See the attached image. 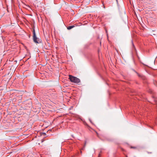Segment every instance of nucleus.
Here are the masks:
<instances>
[{
	"instance_id": "obj_11",
	"label": "nucleus",
	"mask_w": 157,
	"mask_h": 157,
	"mask_svg": "<svg viewBox=\"0 0 157 157\" xmlns=\"http://www.w3.org/2000/svg\"><path fill=\"white\" fill-rule=\"evenodd\" d=\"M132 44L133 46L134 47V44H133V42L132 41Z\"/></svg>"
},
{
	"instance_id": "obj_8",
	"label": "nucleus",
	"mask_w": 157,
	"mask_h": 157,
	"mask_svg": "<svg viewBox=\"0 0 157 157\" xmlns=\"http://www.w3.org/2000/svg\"><path fill=\"white\" fill-rule=\"evenodd\" d=\"M10 61L12 62V61H13V60L10 61V59H9V60L8 59H7V61L6 62V63H8V62H10Z\"/></svg>"
},
{
	"instance_id": "obj_20",
	"label": "nucleus",
	"mask_w": 157,
	"mask_h": 157,
	"mask_svg": "<svg viewBox=\"0 0 157 157\" xmlns=\"http://www.w3.org/2000/svg\"><path fill=\"white\" fill-rule=\"evenodd\" d=\"M22 60V59H21L20 61H21V60Z\"/></svg>"
},
{
	"instance_id": "obj_10",
	"label": "nucleus",
	"mask_w": 157,
	"mask_h": 157,
	"mask_svg": "<svg viewBox=\"0 0 157 157\" xmlns=\"http://www.w3.org/2000/svg\"><path fill=\"white\" fill-rule=\"evenodd\" d=\"M147 153H148V154H151L152 153L151 152H147Z\"/></svg>"
},
{
	"instance_id": "obj_17",
	"label": "nucleus",
	"mask_w": 157,
	"mask_h": 157,
	"mask_svg": "<svg viewBox=\"0 0 157 157\" xmlns=\"http://www.w3.org/2000/svg\"><path fill=\"white\" fill-rule=\"evenodd\" d=\"M28 59H29V58H28Z\"/></svg>"
},
{
	"instance_id": "obj_18",
	"label": "nucleus",
	"mask_w": 157,
	"mask_h": 157,
	"mask_svg": "<svg viewBox=\"0 0 157 157\" xmlns=\"http://www.w3.org/2000/svg\"><path fill=\"white\" fill-rule=\"evenodd\" d=\"M44 134H45V133H44Z\"/></svg>"
},
{
	"instance_id": "obj_13",
	"label": "nucleus",
	"mask_w": 157,
	"mask_h": 157,
	"mask_svg": "<svg viewBox=\"0 0 157 157\" xmlns=\"http://www.w3.org/2000/svg\"><path fill=\"white\" fill-rule=\"evenodd\" d=\"M47 63H45L43 65H45Z\"/></svg>"
},
{
	"instance_id": "obj_14",
	"label": "nucleus",
	"mask_w": 157,
	"mask_h": 157,
	"mask_svg": "<svg viewBox=\"0 0 157 157\" xmlns=\"http://www.w3.org/2000/svg\"><path fill=\"white\" fill-rule=\"evenodd\" d=\"M96 132V133L97 134V135L98 136V133Z\"/></svg>"
},
{
	"instance_id": "obj_16",
	"label": "nucleus",
	"mask_w": 157,
	"mask_h": 157,
	"mask_svg": "<svg viewBox=\"0 0 157 157\" xmlns=\"http://www.w3.org/2000/svg\"><path fill=\"white\" fill-rule=\"evenodd\" d=\"M25 61H24V60H23V62H26V59H25Z\"/></svg>"
},
{
	"instance_id": "obj_15",
	"label": "nucleus",
	"mask_w": 157,
	"mask_h": 157,
	"mask_svg": "<svg viewBox=\"0 0 157 157\" xmlns=\"http://www.w3.org/2000/svg\"><path fill=\"white\" fill-rule=\"evenodd\" d=\"M98 157H101L100 156V154H99V155H98Z\"/></svg>"
},
{
	"instance_id": "obj_2",
	"label": "nucleus",
	"mask_w": 157,
	"mask_h": 157,
	"mask_svg": "<svg viewBox=\"0 0 157 157\" xmlns=\"http://www.w3.org/2000/svg\"><path fill=\"white\" fill-rule=\"evenodd\" d=\"M69 79L71 82L75 83H78L80 82L79 79L71 75H69Z\"/></svg>"
},
{
	"instance_id": "obj_9",
	"label": "nucleus",
	"mask_w": 157,
	"mask_h": 157,
	"mask_svg": "<svg viewBox=\"0 0 157 157\" xmlns=\"http://www.w3.org/2000/svg\"><path fill=\"white\" fill-rule=\"evenodd\" d=\"M17 63V60H14L13 63V64H15Z\"/></svg>"
},
{
	"instance_id": "obj_12",
	"label": "nucleus",
	"mask_w": 157,
	"mask_h": 157,
	"mask_svg": "<svg viewBox=\"0 0 157 157\" xmlns=\"http://www.w3.org/2000/svg\"><path fill=\"white\" fill-rule=\"evenodd\" d=\"M90 120V122L92 124V122L91 121L90 119V120Z\"/></svg>"
},
{
	"instance_id": "obj_7",
	"label": "nucleus",
	"mask_w": 157,
	"mask_h": 157,
	"mask_svg": "<svg viewBox=\"0 0 157 157\" xmlns=\"http://www.w3.org/2000/svg\"><path fill=\"white\" fill-rule=\"evenodd\" d=\"M130 148H133V149H137V147H132V146H131L130 147Z\"/></svg>"
},
{
	"instance_id": "obj_5",
	"label": "nucleus",
	"mask_w": 157,
	"mask_h": 157,
	"mask_svg": "<svg viewBox=\"0 0 157 157\" xmlns=\"http://www.w3.org/2000/svg\"><path fill=\"white\" fill-rule=\"evenodd\" d=\"M106 140L108 141H113V139L111 138L107 137L106 138Z\"/></svg>"
},
{
	"instance_id": "obj_1",
	"label": "nucleus",
	"mask_w": 157,
	"mask_h": 157,
	"mask_svg": "<svg viewBox=\"0 0 157 157\" xmlns=\"http://www.w3.org/2000/svg\"><path fill=\"white\" fill-rule=\"evenodd\" d=\"M33 40L34 42L36 44H40L42 42L41 40L37 37L34 29L33 30Z\"/></svg>"
},
{
	"instance_id": "obj_6",
	"label": "nucleus",
	"mask_w": 157,
	"mask_h": 157,
	"mask_svg": "<svg viewBox=\"0 0 157 157\" xmlns=\"http://www.w3.org/2000/svg\"><path fill=\"white\" fill-rule=\"evenodd\" d=\"M149 92L151 93V94H153L154 92L153 90L151 89H149Z\"/></svg>"
},
{
	"instance_id": "obj_4",
	"label": "nucleus",
	"mask_w": 157,
	"mask_h": 157,
	"mask_svg": "<svg viewBox=\"0 0 157 157\" xmlns=\"http://www.w3.org/2000/svg\"><path fill=\"white\" fill-rule=\"evenodd\" d=\"M75 27V26L74 25H72V26H69L67 27V29L68 30H70V29H71L74 28Z\"/></svg>"
},
{
	"instance_id": "obj_19",
	"label": "nucleus",
	"mask_w": 157,
	"mask_h": 157,
	"mask_svg": "<svg viewBox=\"0 0 157 157\" xmlns=\"http://www.w3.org/2000/svg\"><path fill=\"white\" fill-rule=\"evenodd\" d=\"M155 60L154 62H155Z\"/></svg>"
},
{
	"instance_id": "obj_3",
	"label": "nucleus",
	"mask_w": 157,
	"mask_h": 157,
	"mask_svg": "<svg viewBox=\"0 0 157 157\" xmlns=\"http://www.w3.org/2000/svg\"><path fill=\"white\" fill-rule=\"evenodd\" d=\"M152 98L154 100V102L155 103H157V100H156V97H155V96H152Z\"/></svg>"
}]
</instances>
